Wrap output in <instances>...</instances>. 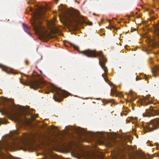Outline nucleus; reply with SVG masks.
<instances>
[{
	"mask_svg": "<svg viewBox=\"0 0 159 159\" xmlns=\"http://www.w3.org/2000/svg\"><path fill=\"white\" fill-rule=\"evenodd\" d=\"M53 90L55 93L54 94L53 98L55 101L60 102L63 100V97H66L67 96L68 93L65 90L57 87H54Z\"/></svg>",
	"mask_w": 159,
	"mask_h": 159,
	"instance_id": "20e7f679",
	"label": "nucleus"
},
{
	"mask_svg": "<svg viewBox=\"0 0 159 159\" xmlns=\"http://www.w3.org/2000/svg\"><path fill=\"white\" fill-rule=\"evenodd\" d=\"M152 76L155 77H156L157 76V72H159V66H155L152 69Z\"/></svg>",
	"mask_w": 159,
	"mask_h": 159,
	"instance_id": "1a4fd4ad",
	"label": "nucleus"
},
{
	"mask_svg": "<svg viewBox=\"0 0 159 159\" xmlns=\"http://www.w3.org/2000/svg\"><path fill=\"white\" fill-rule=\"evenodd\" d=\"M23 29L28 34L30 35H31V34L30 32V28L28 27L26 25L23 24Z\"/></svg>",
	"mask_w": 159,
	"mask_h": 159,
	"instance_id": "9b49d317",
	"label": "nucleus"
},
{
	"mask_svg": "<svg viewBox=\"0 0 159 159\" xmlns=\"http://www.w3.org/2000/svg\"><path fill=\"white\" fill-rule=\"evenodd\" d=\"M58 1V0H57V1H56L57 2Z\"/></svg>",
	"mask_w": 159,
	"mask_h": 159,
	"instance_id": "bb28decb",
	"label": "nucleus"
},
{
	"mask_svg": "<svg viewBox=\"0 0 159 159\" xmlns=\"http://www.w3.org/2000/svg\"><path fill=\"white\" fill-rule=\"evenodd\" d=\"M98 157V155L94 153H89L87 155L88 159H96Z\"/></svg>",
	"mask_w": 159,
	"mask_h": 159,
	"instance_id": "9d476101",
	"label": "nucleus"
},
{
	"mask_svg": "<svg viewBox=\"0 0 159 159\" xmlns=\"http://www.w3.org/2000/svg\"><path fill=\"white\" fill-rule=\"evenodd\" d=\"M143 116L144 117L145 116V114H143Z\"/></svg>",
	"mask_w": 159,
	"mask_h": 159,
	"instance_id": "b1692460",
	"label": "nucleus"
},
{
	"mask_svg": "<svg viewBox=\"0 0 159 159\" xmlns=\"http://www.w3.org/2000/svg\"><path fill=\"white\" fill-rule=\"evenodd\" d=\"M20 82L23 84L25 85H29L31 88L34 90H36L38 88H42L45 85L44 82L41 80L31 81L29 83H27L22 82L20 79Z\"/></svg>",
	"mask_w": 159,
	"mask_h": 159,
	"instance_id": "39448f33",
	"label": "nucleus"
},
{
	"mask_svg": "<svg viewBox=\"0 0 159 159\" xmlns=\"http://www.w3.org/2000/svg\"><path fill=\"white\" fill-rule=\"evenodd\" d=\"M71 23H75L73 25L77 26L80 24L86 23L85 17L80 16L78 11L75 10L70 13L68 17Z\"/></svg>",
	"mask_w": 159,
	"mask_h": 159,
	"instance_id": "7ed1b4c3",
	"label": "nucleus"
},
{
	"mask_svg": "<svg viewBox=\"0 0 159 159\" xmlns=\"http://www.w3.org/2000/svg\"><path fill=\"white\" fill-rule=\"evenodd\" d=\"M21 114H19L18 116H14V119L16 121L20 123V122H25L27 123L28 122H29V120L28 119H27L25 117V119L26 120L25 121H24L22 119V118L21 117Z\"/></svg>",
	"mask_w": 159,
	"mask_h": 159,
	"instance_id": "6e6552de",
	"label": "nucleus"
},
{
	"mask_svg": "<svg viewBox=\"0 0 159 159\" xmlns=\"http://www.w3.org/2000/svg\"><path fill=\"white\" fill-rule=\"evenodd\" d=\"M84 55L88 57H94L98 56L100 57L99 63L102 68L104 70L105 73V76L103 74L102 75V76L106 82L108 83L109 82L108 78L107 77L108 73V71L107 67L105 66V63L107 62V59L105 58V56L103 54L102 52H96L95 50H86L82 51L80 52Z\"/></svg>",
	"mask_w": 159,
	"mask_h": 159,
	"instance_id": "f03ea898",
	"label": "nucleus"
},
{
	"mask_svg": "<svg viewBox=\"0 0 159 159\" xmlns=\"http://www.w3.org/2000/svg\"><path fill=\"white\" fill-rule=\"evenodd\" d=\"M129 93H130V94H132V92H131V91H130V92H129Z\"/></svg>",
	"mask_w": 159,
	"mask_h": 159,
	"instance_id": "393cba45",
	"label": "nucleus"
},
{
	"mask_svg": "<svg viewBox=\"0 0 159 159\" xmlns=\"http://www.w3.org/2000/svg\"><path fill=\"white\" fill-rule=\"evenodd\" d=\"M119 95H120L119 96H122V94L121 93H120Z\"/></svg>",
	"mask_w": 159,
	"mask_h": 159,
	"instance_id": "4be33fe9",
	"label": "nucleus"
},
{
	"mask_svg": "<svg viewBox=\"0 0 159 159\" xmlns=\"http://www.w3.org/2000/svg\"><path fill=\"white\" fill-rule=\"evenodd\" d=\"M149 62L150 63H152V58L150 57L149 59Z\"/></svg>",
	"mask_w": 159,
	"mask_h": 159,
	"instance_id": "a211bd4d",
	"label": "nucleus"
},
{
	"mask_svg": "<svg viewBox=\"0 0 159 159\" xmlns=\"http://www.w3.org/2000/svg\"><path fill=\"white\" fill-rule=\"evenodd\" d=\"M111 28H114V26L113 25H111Z\"/></svg>",
	"mask_w": 159,
	"mask_h": 159,
	"instance_id": "5701e85b",
	"label": "nucleus"
},
{
	"mask_svg": "<svg viewBox=\"0 0 159 159\" xmlns=\"http://www.w3.org/2000/svg\"><path fill=\"white\" fill-rule=\"evenodd\" d=\"M46 8L44 7H39L38 10L35 13L34 16V20L32 22V25L36 33L39 35L41 40H46L48 39V35L45 33L42 30L43 27L42 26V20L43 18V15Z\"/></svg>",
	"mask_w": 159,
	"mask_h": 159,
	"instance_id": "f257e3e1",
	"label": "nucleus"
},
{
	"mask_svg": "<svg viewBox=\"0 0 159 159\" xmlns=\"http://www.w3.org/2000/svg\"><path fill=\"white\" fill-rule=\"evenodd\" d=\"M87 24H88L90 25H92V22H89L87 23Z\"/></svg>",
	"mask_w": 159,
	"mask_h": 159,
	"instance_id": "6ab92c4d",
	"label": "nucleus"
},
{
	"mask_svg": "<svg viewBox=\"0 0 159 159\" xmlns=\"http://www.w3.org/2000/svg\"><path fill=\"white\" fill-rule=\"evenodd\" d=\"M74 48L75 49H77L78 48V47L77 46H74Z\"/></svg>",
	"mask_w": 159,
	"mask_h": 159,
	"instance_id": "412c9836",
	"label": "nucleus"
},
{
	"mask_svg": "<svg viewBox=\"0 0 159 159\" xmlns=\"http://www.w3.org/2000/svg\"><path fill=\"white\" fill-rule=\"evenodd\" d=\"M13 147V145L12 144L2 143L0 141V151H1L3 150L6 151L9 148Z\"/></svg>",
	"mask_w": 159,
	"mask_h": 159,
	"instance_id": "0eeeda50",
	"label": "nucleus"
},
{
	"mask_svg": "<svg viewBox=\"0 0 159 159\" xmlns=\"http://www.w3.org/2000/svg\"><path fill=\"white\" fill-rule=\"evenodd\" d=\"M120 22H118V23H120Z\"/></svg>",
	"mask_w": 159,
	"mask_h": 159,
	"instance_id": "cd10ccee",
	"label": "nucleus"
},
{
	"mask_svg": "<svg viewBox=\"0 0 159 159\" xmlns=\"http://www.w3.org/2000/svg\"><path fill=\"white\" fill-rule=\"evenodd\" d=\"M136 159H147V158L145 157L144 155H143L141 157L138 158H136Z\"/></svg>",
	"mask_w": 159,
	"mask_h": 159,
	"instance_id": "dca6fc26",
	"label": "nucleus"
},
{
	"mask_svg": "<svg viewBox=\"0 0 159 159\" xmlns=\"http://www.w3.org/2000/svg\"><path fill=\"white\" fill-rule=\"evenodd\" d=\"M154 39L156 42L158 43L159 45V34L157 33L156 37H154Z\"/></svg>",
	"mask_w": 159,
	"mask_h": 159,
	"instance_id": "4468645a",
	"label": "nucleus"
},
{
	"mask_svg": "<svg viewBox=\"0 0 159 159\" xmlns=\"http://www.w3.org/2000/svg\"><path fill=\"white\" fill-rule=\"evenodd\" d=\"M59 31V30L57 27H55L53 30V32L55 34L57 33Z\"/></svg>",
	"mask_w": 159,
	"mask_h": 159,
	"instance_id": "2eb2a0df",
	"label": "nucleus"
},
{
	"mask_svg": "<svg viewBox=\"0 0 159 159\" xmlns=\"http://www.w3.org/2000/svg\"><path fill=\"white\" fill-rule=\"evenodd\" d=\"M156 144H157V145H159L158 143H157Z\"/></svg>",
	"mask_w": 159,
	"mask_h": 159,
	"instance_id": "a878e982",
	"label": "nucleus"
},
{
	"mask_svg": "<svg viewBox=\"0 0 159 159\" xmlns=\"http://www.w3.org/2000/svg\"><path fill=\"white\" fill-rule=\"evenodd\" d=\"M140 79V78H139L138 76H137L136 78V80L137 81Z\"/></svg>",
	"mask_w": 159,
	"mask_h": 159,
	"instance_id": "aec40b11",
	"label": "nucleus"
},
{
	"mask_svg": "<svg viewBox=\"0 0 159 159\" xmlns=\"http://www.w3.org/2000/svg\"><path fill=\"white\" fill-rule=\"evenodd\" d=\"M25 64L27 65L29 63V61H28V60L26 59L25 60Z\"/></svg>",
	"mask_w": 159,
	"mask_h": 159,
	"instance_id": "f3484780",
	"label": "nucleus"
},
{
	"mask_svg": "<svg viewBox=\"0 0 159 159\" xmlns=\"http://www.w3.org/2000/svg\"><path fill=\"white\" fill-rule=\"evenodd\" d=\"M111 94L112 95H116V94H117V92L116 89V87L115 86L113 89H111Z\"/></svg>",
	"mask_w": 159,
	"mask_h": 159,
	"instance_id": "ddd939ff",
	"label": "nucleus"
},
{
	"mask_svg": "<svg viewBox=\"0 0 159 159\" xmlns=\"http://www.w3.org/2000/svg\"><path fill=\"white\" fill-rule=\"evenodd\" d=\"M159 127V118L151 120L146 125V129L148 132H151L157 129Z\"/></svg>",
	"mask_w": 159,
	"mask_h": 159,
	"instance_id": "423d86ee",
	"label": "nucleus"
},
{
	"mask_svg": "<svg viewBox=\"0 0 159 159\" xmlns=\"http://www.w3.org/2000/svg\"><path fill=\"white\" fill-rule=\"evenodd\" d=\"M0 68H1L2 70L6 72V73L9 74H10V72L8 71V68L7 67L3 65L0 64Z\"/></svg>",
	"mask_w": 159,
	"mask_h": 159,
	"instance_id": "f8f14e48",
	"label": "nucleus"
}]
</instances>
